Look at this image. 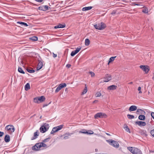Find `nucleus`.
Returning <instances> with one entry per match:
<instances>
[{"label": "nucleus", "mask_w": 154, "mask_h": 154, "mask_svg": "<svg viewBox=\"0 0 154 154\" xmlns=\"http://www.w3.org/2000/svg\"><path fill=\"white\" fill-rule=\"evenodd\" d=\"M50 138L48 137L42 140V142L38 143L32 147V149L35 151L43 150L48 148L49 146L45 143L48 142Z\"/></svg>", "instance_id": "obj_1"}, {"label": "nucleus", "mask_w": 154, "mask_h": 154, "mask_svg": "<svg viewBox=\"0 0 154 154\" xmlns=\"http://www.w3.org/2000/svg\"><path fill=\"white\" fill-rule=\"evenodd\" d=\"M128 149L133 154H142L141 151L139 149L132 147H128Z\"/></svg>", "instance_id": "obj_2"}, {"label": "nucleus", "mask_w": 154, "mask_h": 154, "mask_svg": "<svg viewBox=\"0 0 154 154\" xmlns=\"http://www.w3.org/2000/svg\"><path fill=\"white\" fill-rule=\"evenodd\" d=\"M5 130L8 133L11 134L14 132L15 128L13 125H8L6 126Z\"/></svg>", "instance_id": "obj_3"}, {"label": "nucleus", "mask_w": 154, "mask_h": 154, "mask_svg": "<svg viewBox=\"0 0 154 154\" xmlns=\"http://www.w3.org/2000/svg\"><path fill=\"white\" fill-rule=\"evenodd\" d=\"M94 26L96 29L101 30L105 28L106 25L104 23L101 22L100 23L94 25Z\"/></svg>", "instance_id": "obj_4"}, {"label": "nucleus", "mask_w": 154, "mask_h": 154, "mask_svg": "<svg viewBox=\"0 0 154 154\" xmlns=\"http://www.w3.org/2000/svg\"><path fill=\"white\" fill-rule=\"evenodd\" d=\"M106 141L109 144L116 148H118L119 147V144L116 141L112 140H107Z\"/></svg>", "instance_id": "obj_5"}, {"label": "nucleus", "mask_w": 154, "mask_h": 154, "mask_svg": "<svg viewBox=\"0 0 154 154\" xmlns=\"http://www.w3.org/2000/svg\"><path fill=\"white\" fill-rule=\"evenodd\" d=\"M94 117L96 119H98V118H103L107 117V116L104 113L100 112L96 113L94 115Z\"/></svg>", "instance_id": "obj_6"}, {"label": "nucleus", "mask_w": 154, "mask_h": 154, "mask_svg": "<svg viewBox=\"0 0 154 154\" xmlns=\"http://www.w3.org/2000/svg\"><path fill=\"white\" fill-rule=\"evenodd\" d=\"M45 100V98L44 96L36 97L34 98V102L35 103H39L43 102Z\"/></svg>", "instance_id": "obj_7"}, {"label": "nucleus", "mask_w": 154, "mask_h": 154, "mask_svg": "<svg viewBox=\"0 0 154 154\" xmlns=\"http://www.w3.org/2000/svg\"><path fill=\"white\" fill-rule=\"evenodd\" d=\"M49 127V125L47 123L43 124L40 128L41 132L42 133L45 132Z\"/></svg>", "instance_id": "obj_8"}, {"label": "nucleus", "mask_w": 154, "mask_h": 154, "mask_svg": "<svg viewBox=\"0 0 154 154\" xmlns=\"http://www.w3.org/2000/svg\"><path fill=\"white\" fill-rule=\"evenodd\" d=\"M63 127V125H62L53 128L51 132V134H53L61 130Z\"/></svg>", "instance_id": "obj_9"}, {"label": "nucleus", "mask_w": 154, "mask_h": 154, "mask_svg": "<svg viewBox=\"0 0 154 154\" xmlns=\"http://www.w3.org/2000/svg\"><path fill=\"white\" fill-rule=\"evenodd\" d=\"M140 67L146 73H148L149 70V67L147 65H141Z\"/></svg>", "instance_id": "obj_10"}, {"label": "nucleus", "mask_w": 154, "mask_h": 154, "mask_svg": "<svg viewBox=\"0 0 154 154\" xmlns=\"http://www.w3.org/2000/svg\"><path fill=\"white\" fill-rule=\"evenodd\" d=\"M81 47H78L75 50L72 51L71 53V56L73 57L77 54L81 49Z\"/></svg>", "instance_id": "obj_11"}, {"label": "nucleus", "mask_w": 154, "mask_h": 154, "mask_svg": "<svg viewBox=\"0 0 154 154\" xmlns=\"http://www.w3.org/2000/svg\"><path fill=\"white\" fill-rule=\"evenodd\" d=\"M135 123L138 125L140 127L144 126L146 125V122L143 121H136L135 122Z\"/></svg>", "instance_id": "obj_12"}, {"label": "nucleus", "mask_w": 154, "mask_h": 154, "mask_svg": "<svg viewBox=\"0 0 154 154\" xmlns=\"http://www.w3.org/2000/svg\"><path fill=\"white\" fill-rule=\"evenodd\" d=\"M39 8L40 10L43 11H46L49 10V8H50V7L47 5H45L39 7Z\"/></svg>", "instance_id": "obj_13"}, {"label": "nucleus", "mask_w": 154, "mask_h": 154, "mask_svg": "<svg viewBox=\"0 0 154 154\" xmlns=\"http://www.w3.org/2000/svg\"><path fill=\"white\" fill-rule=\"evenodd\" d=\"M137 107L135 105L131 106L129 109V111H133L137 110Z\"/></svg>", "instance_id": "obj_14"}, {"label": "nucleus", "mask_w": 154, "mask_h": 154, "mask_svg": "<svg viewBox=\"0 0 154 154\" xmlns=\"http://www.w3.org/2000/svg\"><path fill=\"white\" fill-rule=\"evenodd\" d=\"M117 88V86L115 85H112L109 86L107 89L109 90H113L116 89Z\"/></svg>", "instance_id": "obj_15"}, {"label": "nucleus", "mask_w": 154, "mask_h": 154, "mask_svg": "<svg viewBox=\"0 0 154 154\" xmlns=\"http://www.w3.org/2000/svg\"><path fill=\"white\" fill-rule=\"evenodd\" d=\"M43 66L42 63L41 61H39L37 67V70H38L41 69Z\"/></svg>", "instance_id": "obj_16"}, {"label": "nucleus", "mask_w": 154, "mask_h": 154, "mask_svg": "<svg viewBox=\"0 0 154 154\" xmlns=\"http://www.w3.org/2000/svg\"><path fill=\"white\" fill-rule=\"evenodd\" d=\"M5 141L6 142L8 143L10 141V137L9 135L7 134L5 137Z\"/></svg>", "instance_id": "obj_17"}, {"label": "nucleus", "mask_w": 154, "mask_h": 154, "mask_svg": "<svg viewBox=\"0 0 154 154\" xmlns=\"http://www.w3.org/2000/svg\"><path fill=\"white\" fill-rule=\"evenodd\" d=\"M111 79V76L110 75H107L106 77L105 80L104 81L105 82H107Z\"/></svg>", "instance_id": "obj_18"}, {"label": "nucleus", "mask_w": 154, "mask_h": 154, "mask_svg": "<svg viewBox=\"0 0 154 154\" xmlns=\"http://www.w3.org/2000/svg\"><path fill=\"white\" fill-rule=\"evenodd\" d=\"M92 8V6H89L85 7L83 8L82 9V10L83 11H85L89 10L91 9Z\"/></svg>", "instance_id": "obj_19"}, {"label": "nucleus", "mask_w": 154, "mask_h": 154, "mask_svg": "<svg viewBox=\"0 0 154 154\" xmlns=\"http://www.w3.org/2000/svg\"><path fill=\"white\" fill-rule=\"evenodd\" d=\"M65 25H62L61 24H59L58 25L55 26L54 28L55 29L63 28L65 27Z\"/></svg>", "instance_id": "obj_20"}, {"label": "nucleus", "mask_w": 154, "mask_h": 154, "mask_svg": "<svg viewBox=\"0 0 154 154\" xmlns=\"http://www.w3.org/2000/svg\"><path fill=\"white\" fill-rule=\"evenodd\" d=\"M58 86L60 87V89H61L62 88L66 87V85L65 83H61Z\"/></svg>", "instance_id": "obj_21"}, {"label": "nucleus", "mask_w": 154, "mask_h": 154, "mask_svg": "<svg viewBox=\"0 0 154 154\" xmlns=\"http://www.w3.org/2000/svg\"><path fill=\"white\" fill-rule=\"evenodd\" d=\"M138 119L141 120H143L145 119V116L144 115H140L138 116Z\"/></svg>", "instance_id": "obj_22"}, {"label": "nucleus", "mask_w": 154, "mask_h": 154, "mask_svg": "<svg viewBox=\"0 0 154 154\" xmlns=\"http://www.w3.org/2000/svg\"><path fill=\"white\" fill-rule=\"evenodd\" d=\"M82 133L86 134H91L94 133V132L91 130L88 131H86L85 132H81Z\"/></svg>", "instance_id": "obj_23"}, {"label": "nucleus", "mask_w": 154, "mask_h": 154, "mask_svg": "<svg viewBox=\"0 0 154 154\" xmlns=\"http://www.w3.org/2000/svg\"><path fill=\"white\" fill-rule=\"evenodd\" d=\"M25 90L26 91L28 90L30 88V85L29 83H27L25 86Z\"/></svg>", "instance_id": "obj_24"}, {"label": "nucleus", "mask_w": 154, "mask_h": 154, "mask_svg": "<svg viewBox=\"0 0 154 154\" xmlns=\"http://www.w3.org/2000/svg\"><path fill=\"white\" fill-rule=\"evenodd\" d=\"M116 57V56L112 57H111L109 59V61L108 64L109 65V63L113 61Z\"/></svg>", "instance_id": "obj_25"}, {"label": "nucleus", "mask_w": 154, "mask_h": 154, "mask_svg": "<svg viewBox=\"0 0 154 154\" xmlns=\"http://www.w3.org/2000/svg\"><path fill=\"white\" fill-rule=\"evenodd\" d=\"M101 94L100 91L97 92L95 94V96L96 97H99L101 96Z\"/></svg>", "instance_id": "obj_26"}, {"label": "nucleus", "mask_w": 154, "mask_h": 154, "mask_svg": "<svg viewBox=\"0 0 154 154\" xmlns=\"http://www.w3.org/2000/svg\"><path fill=\"white\" fill-rule=\"evenodd\" d=\"M90 44V41L87 38L85 40V45L86 46H88Z\"/></svg>", "instance_id": "obj_27"}, {"label": "nucleus", "mask_w": 154, "mask_h": 154, "mask_svg": "<svg viewBox=\"0 0 154 154\" xmlns=\"http://www.w3.org/2000/svg\"><path fill=\"white\" fill-rule=\"evenodd\" d=\"M72 134V133H68L66 134H67L68 135L65 136L63 138V139L65 140L68 139L69 138V136H70Z\"/></svg>", "instance_id": "obj_28"}, {"label": "nucleus", "mask_w": 154, "mask_h": 154, "mask_svg": "<svg viewBox=\"0 0 154 154\" xmlns=\"http://www.w3.org/2000/svg\"><path fill=\"white\" fill-rule=\"evenodd\" d=\"M17 23H20V24H21V25H23L24 26H28V25H27V24L26 23H24V22H18Z\"/></svg>", "instance_id": "obj_29"}, {"label": "nucleus", "mask_w": 154, "mask_h": 154, "mask_svg": "<svg viewBox=\"0 0 154 154\" xmlns=\"http://www.w3.org/2000/svg\"><path fill=\"white\" fill-rule=\"evenodd\" d=\"M128 118L130 119H133L134 118V116L133 115H131L130 114H128L127 115Z\"/></svg>", "instance_id": "obj_30"}, {"label": "nucleus", "mask_w": 154, "mask_h": 154, "mask_svg": "<svg viewBox=\"0 0 154 154\" xmlns=\"http://www.w3.org/2000/svg\"><path fill=\"white\" fill-rule=\"evenodd\" d=\"M38 134L37 132H35L34 133V136L33 139L32 140L35 139L37 137V136H38Z\"/></svg>", "instance_id": "obj_31"}, {"label": "nucleus", "mask_w": 154, "mask_h": 154, "mask_svg": "<svg viewBox=\"0 0 154 154\" xmlns=\"http://www.w3.org/2000/svg\"><path fill=\"white\" fill-rule=\"evenodd\" d=\"M18 71L20 73H21L24 74L25 73L24 71L22 70V68L20 67H19L18 69Z\"/></svg>", "instance_id": "obj_32"}, {"label": "nucleus", "mask_w": 154, "mask_h": 154, "mask_svg": "<svg viewBox=\"0 0 154 154\" xmlns=\"http://www.w3.org/2000/svg\"><path fill=\"white\" fill-rule=\"evenodd\" d=\"M30 39L32 41H36L38 40V38L37 37L33 36L31 37Z\"/></svg>", "instance_id": "obj_33"}, {"label": "nucleus", "mask_w": 154, "mask_h": 154, "mask_svg": "<svg viewBox=\"0 0 154 154\" xmlns=\"http://www.w3.org/2000/svg\"><path fill=\"white\" fill-rule=\"evenodd\" d=\"M87 87H86V86L85 88L84 89L82 92V94H85L87 92Z\"/></svg>", "instance_id": "obj_34"}, {"label": "nucleus", "mask_w": 154, "mask_h": 154, "mask_svg": "<svg viewBox=\"0 0 154 154\" xmlns=\"http://www.w3.org/2000/svg\"><path fill=\"white\" fill-rule=\"evenodd\" d=\"M124 129H125V131L129 133H130V129L128 128V127L127 126H126L124 128Z\"/></svg>", "instance_id": "obj_35"}, {"label": "nucleus", "mask_w": 154, "mask_h": 154, "mask_svg": "<svg viewBox=\"0 0 154 154\" xmlns=\"http://www.w3.org/2000/svg\"><path fill=\"white\" fill-rule=\"evenodd\" d=\"M27 71L30 73H33L35 72V71L33 69H27Z\"/></svg>", "instance_id": "obj_36"}, {"label": "nucleus", "mask_w": 154, "mask_h": 154, "mask_svg": "<svg viewBox=\"0 0 154 154\" xmlns=\"http://www.w3.org/2000/svg\"><path fill=\"white\" fill-rule=\"evenodd\" d=\"M61 89H60V87L58 86V87L55 90V92L56 93L58 92Z\"/></svg>", "instance_id": "obj_37"}, {"label": "nucleus", "mask_w": 154, "mask_h": 154, "mask_svg": "<svg viewBox=\"0 0 154 154\" xmlns=\"http://www.w3.org/2000/svg\"><path fill=\"white\" fill-rule=\"evenodd\" d=\"M89 73L91 75V77H94L95 76V73L91 71L89 72Z\"/></svg>", "instance_id": "obj_38"}, {"label": "nucleus", "mask_w": 154, "mask_h": 154, "mask_svg": "<svg viewBox=\"0 0 154 154\" xmlns=\"http://www.w3.org/2000/svg\"><path fill=\"white\" fill-rule=\"evenodd\" d=\"M141 112H145L144 111H143V110L141 109H137V112L138 113H141Z\"/></svg>", "instance_id": "obj_39"}, {"label": "nucleus", "mask_w": 154, "mask_h": 154, "mask_svg": "<svg viewBox=\"0 0 154 154\" xmlns=\"http://www.w3.org/2000/svg\"><path fill=\"white\" fill-rule=\"evenodd\" d=\"M141 87H138V91H139V93H140V94H141V93H142V92L141 91Z\"/></svg>", "instance_id": "obj_40"}, {"label": "nucleus", "mask_w": 154, "mask_h": 154, "mask_svg": "<svg viewBox=\"0 0 154 154\" xmlns=\"http://www.w3.org/2000/svg\"><path fill=\"white\" fill-rule=\"evenodd\" d=\"M151 135L154 137V129L152 130L151 131Z\"/></svg>", "instance_id": "obj_41"}, {"label": "nucleus", "mask_w": 154, "mask_h": 154, "mask_svg": "<svg viewBox=\"0 0 154 154\" xmlns=\"http://www.w3.org/2000/svg\"><path fill=\"white\" fill-rule=\"evenodd\" d=\"M151 116L152 118L154 119V112H152L151 113Z\"/></svg>", "instance_id": "obj_42"}, {"label": "nucleus", "mask_w": 154, "mask_h": 154, "mask_svg": "<svg viewBox=\"0 0 154 154\" xmlns=\"http://www.w3.org/2000/svg\"><path fill=\"white\" fill-rule=\"evenodd\" d=\"M4 133L3 132L0 131V137H1L4 135Z\"/></svg>", "instance_id": "obj_43"}, {"label": "nucleus", "mask_w": 154, "mask_h": 154, "mask_svg": "<svg viewBox=\"0 0 154 154\" xmlns=\"http://www.w3.org/2000/svg\"><path fill=\"white\" fill-rule=\"evenodd\" d=\"M43 0H35V1L38 2H41Z\"/></svg>", "instance_id": "obj_44"}, {"label": "nucleus", "mask_w": 154, "mask_h": 154, "mask_svg": "<svg viewBox=\"0 0 154 154\" xmlns=\"http://www.w3.org/2000/svg\"><path fill=\"white\" fill-rule=\"evenodd\" d=\"M53 57L54 58H55L57 57V54H54V53H53Z\"/></svg>", "instance_id": "obj_45"}, {"label": "nucleus", "mask_w": 154, "mask_h": 154, "mask_svg": "<svg viewBox=\"0 0 154 154\" xmlns=\"http://www.w3.org/2000/svg\"><path fill=\"white\" fill-rule=\"evenodd\" d=\"M50 103L48 104H44L43 105V107H45V106H48V105Z\"/></svg>", "instance_id": "obj_46"}, {"label": "nucleus", "mask_w": 154, "mask_h": 154, "mask_svg": "<svg viewBox=\"0 0 154 154\" xmlns=\"http://www.w3.org/2000/svg\"><path fill=\"white\" fill-rule=\"evenodd\" d=\"M66 67H67L68 68H69L70 66H71V65L70 64H68L66 65Z\"/></svg>", "instance_id": "obj_47"}, {"label": "nucleus", "mask_w": 154, "mask_h": 154, "mask_svg": "<svg viewBox=\"0 0 154 154\" xmlns=\"http://www.w3.org/2000/svg\"><path fill=\"white\" fill-rule=\"evenodd\" d=\"M136 5V4L135 2H133L132 3V5L133 6L135 5Z\"/></svg>", "instance_id": "obj_48"}, {"label": "nucleus", "mask_w": 154, "mask_h": 154, "mask_svg": "<svg viewBox=\"0 0 154 154\" xmlns=\"http://www.w3.org/2000/svg\"><path fill=\"white\" fill-rule=\"evenodd\" d=\"M143 12L144 13L147 12V11L146 10H143Z\"/></svg>", "instance_id": "obj_49"}, {"label": "nucleus", "mask_w": 154, "mask_h": 154, "mask_svg": "<svg viewBox=\"0 0 154 154\" xmlns=\"http://www.w3.org/2000/svg\"><path fill=\"white\" fill-rule=\"evenodd\" d=\"M86 131V130H83L82 131H80L79 132L82 133L81 132H85Z\"/></svg>", "instance_id": "obj_50"}, {"label": "nucleus", "mask_w": 154, "mask_h": 154, "mask_svg": "<svg viewBox=\"0 0 154 154\" xmlns=\"http://www.w3.org/2000/svg\"><path fill=\"white\" fill-rule=\"evenodd\" d=\"M136 5H137V6H140V5H141V6H143V5H140L139 4H136Z\"/></svg>", "instance_id": "obj_51"}, {"label": "nucleus", "mask_w": 154, "mask_h": 154, "mask_svg": "<svg viewBox=\"0 0 154 154\" xmlns=\"http://www.w3.org/2000/svg\"><path fill=\"white\" fill-rule=\"evenodd\" d=\"M98 101L97 100H94V101H93V103H96V102H97Z\"/></svg>", "instance_id": "obj_52"}, {"label": "nucleus", "mask_w": 154, "mask_h": 154, "mask_svg": "<svg viewBox=\"0 0 154 154\" xmlns=\"http://www.w3.org/2000/svg\"><path fill=\"white\" fill-rule=\"evenodd\" d=\"M133 84V82H131L129 83H128V84Z\"/></svg>", "instance_id": "obj_53"}, {"label": "nucleus", "mask_w": 154, "mask_h": 154, "mask_svg": "<svg viewBox=\"0 0 154 154\" xmlns=\"http://www.w3.org/2000/svg\"><path fill=\"white\" fill-rule=\"evenodd\" d=\"M106 134L108 136H110V135L109 134L106 133Z\"/></svg>", "instance_id": "obj_54"}, {"label": "nucleus", "mask_w": 154, "mask_h": 154, "mask_svg": "<svg viewBox=\"0 0 154 154\" xmlns=\"http://www.w3.org/2000/svg\"><path fill=\"white\" fill-rule=\"evenodd\" d=\"M152 79L154 80V75L152 77Z\"/></svg>", "instance_id": "obj_55"}, {"label": "nucleus", "mask_w": 154, "mask_h": 154, "mask_svg": "<svg viewBox=\"0 0 154 154\" xmlns=\"http://www.w3.org/2000/svg\"><path fill=\"white\" fill-rule=\"evenodd\" d=\"M95 154H103V153H102V154H99L98 153H96Z\"/></svg>", "instance_id": "obj_56"}, {"label": "nucleus", "mask_w": 154, "mask_h": 154, "mask_svg": "<svg viewBox=\"0 0 154 154\" xmlns=\"http://www.w3.org/2000/svg\"><path fill=\"white\" fill-rule=\"evenodd\" d=\"M142 131L143 132V133L144 134V131Z\"/></svg>", "instance_id": "obj_57"}]
</instances>
